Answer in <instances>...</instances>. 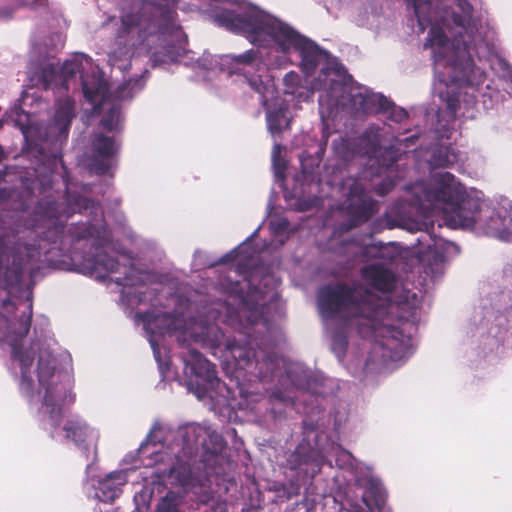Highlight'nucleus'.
I'll return each instance as SVG.
<instances>
[{
    "label": "nucleus",
    "instance_id": "8fccbe9b",
    "mask_svg": "<svg viewBox=\"0 0 512 512\" xmlns=\"http://www.w3.org/2000/svg\"><path fill=\"white\" fill-rule=\"evenodd\" d=\"M128 89V84L124 83L122 85H120L117 90H116V97L117 98H124L125 97V92L126 90Z\"/></svg>",
    "mask_w": 512,
    "mask_h": 512
},
{
    "label": "nucleus",
    "instance_id": "a19ab883",
    "mask_svg": "<svg viewBox=\"0 0 512 512\" xmlns=\"http://www.w3.org/2000/svg\"><path fill=\"white\" fill-rule=\"evenodd\" d=\"M16 7H1L0 8V20H8L12 17L16 8L27 6V3L24 0H16Z\"/></svg>",
    "mask_w": 512,
    "mask_h": 512
},
{
    "label": "nucleus",
    "instance_id": "aec40b11",
    "mask_svg": "<svg viewBox=\"0 0 512 512\" xmlns=\"http://www.w3.org/2000/svg\"><path fill=\"white\" fill-rule=\"evenodd\" d=\"M65 438L72 441L77 447L88 451L86 440L89 436V427L87 423L79 417L67 419L63 425Z\"/></svg>",
    "mask_w": 512,
    "mask_h": 512
},
{
    "label": "nucleus",
    "instance_id": "6e6552de",
    "mask_svg": "<svg viewBox=\"0 0 512 512\" xmlns=\"http://www.w3.org/2000/svg\"><path fill=\"white\" fill-rule=\"evenodd\" d=\"M377 211L378 202L366 193L361 183L354 182L349 188L346 207L350 228L366 223Z\"/></svg>",
    "mask_w": 512,
    "mask_h": 512
},
{
    "label": "nucleus",
    "instance_id": "37998d69",
    "mask_svg": "<svg viewBox=\"0 0 512 512\" xmlns=\"http://www.w3.org/2000/svg\"><path fill=\"white\" fill-rule=\"evenodd\" d=\"M46 160L48 164L49 173H53L56 170L58 163L63 164L61 157H59L58 155H51L47 157Z\"/></svg>",
    "mask_w": 512,
    "mask_h": 512
},
{
    "label": "nucleus",
    "instance_id": "7ed1b4c3",
    "mask_svg": "<svg viewBox=\"0 0 512 512\" xmlns=\"http://www.w3.org/2000/svg\"><path fill=\"white\" fill-rule=\"evenodd\" d=\"M44 237L37 244L12 241L11 237L5 231L0 232V263L3 262V256L12 257V263L6 268L3 277L5 289L11 290L19 286L24 279V272L29 270L31 276L40 269L42 256L50 252L53 248L62 250L67 241L66 226L62 222H55L44 233Z\"/></svg>",
    "mask_w": 512,
    "mask_h": 512
},
{
    "label": "nucleus",
    "instance_id": "69168bd1",
    "mask_svg": "<svg viewBox=\"0 0 512 512\" xmlns=\"http://www.w3.org/2000/svg\"><path fill=\"white\" fill-rule=\"evenodd\" d=\"M414 138H416V139H417L418 137H414V136H412V137H410V138H407L406 140H411V141H412Z\"/></svg>",
    "mask_w": 512,
    "mask_h": 512
},
{
    "label": "nucleus",
    "instance_id": "a211bd4d",
    "mask_svg": "<svg viewBox=\"0 0 512 512\" xmlns=\"http://www.w3.org/2000/svg\"><path fill=\"white\" fill-rule=\"evenodd\" d=\"M224 58L229 68V75H246L249 73L247 67L254 69L255 67L262 66L260 53L254 49H249L238 55H225Z\"/></svg>",
    "mask_w": 512,
    "mask_h": 512
},
{
    "label": "nucleus",
    "instance_id": "79ce46f5",
    "mask_svg": "<svg viewBox=\"0 0 512 512\" xmlns=\"http://www.w3.org/2000/svg\"><path fill=\"white\" fill-rule=\"evenodd\" d=\"M447 108L451 112V114L455 115L458 109L460 108L459 99L454 96H449L447 98Z\"/></svg>",
    "mask_w": 512,
    "mask_h": 512
},
{
    "label": "nucleus",
    "instance_id": "49530a36",
    "mask_svg": "<svg viewBox=\"0 0 512 512\" xmlns=\"http://www.w3.org/2000/svg\"><path fill=\"white\" fill-rule=\"evenodd\" d=\"M339 512H365V510L358 503H349V508L342 507Z\"/></svg>",
    "mask_w": 512,
    "mask_h": 512
},
{
    "label": "nucleus",
    "instance_id": "9b49d317",
    "mask_svg": "<svg viewBox=\"0 0 512 512\" xmlns=\"http://www.w3.org/2000/svg\"><path fill=\"white\" fill-rule=\"evenodd\" d=\"M355 105L359 104V109L365 114L378 112L389 113L390 119L402 123L408 119V113L405 109L397 107L382 94L358 93L353 95Z\"/></svg>",
    "mask_w": 512,
    "mask_h": 512
},
{
    "label": "nucleus",
    "instance_id": "dca6fc26",
    "mask_svg": "<svg viewBox=\"0 0 512 512\" xmlns=\"http://www.w3.org/2000/svg\"><path fill=\"white\" fill-rule=\"evenodd\" d=\"M12 358L19 362L21 368L20 392L29 399H33L35 394L34 381L29 375L33 356L30 352L19 347L17 343H14L12 344Z\"/></svg>",
    "mask_w": 512,
    "mask_h": 512
},
{
    "label": "nucleus",
    "instance_id": "7c9ffc66",
    "mask_svg": "<svg viewBox=\"0 0 512 512\" xmlns=\"http://www.w3.org/2000/svg\"><path fill=\"white\" fill-rule=\"evenodd\" d=\"M119 262L116 258L110 256L107 252L97 253L93 258V269H102L108 273H114L119 270Z\"/></svg>",
    "mask_w": 512,
    "mask_h": 512
},
{
    "label": "nucleus",
    "instance_id": "a878e982",
    "mask_svg": "<svg viewBox=\"0 0 512 512\" xmlns=\"http://www.w3.org/2000/svg\"><path fill=\"white\" fill-rule=\"evenodd\" d=\"M458 162V154L452 146H441L435 149L430 158V166L435 168H445L453 166Z\"/></svg>",
    "mask_w": 512,
    "mask_h": 512
},
{
    "label": "nucleus",
    "instance_id": "f257e3e1",
    "mask_svg": "<svg viewBox=\"0 0 512 512\" xmlns=\"http://www.w3.org/2000/svg\"><path fill=\"white\" fill-rule=\"evenodd\" d=\"M214 20L219 26L244 35L254 45L267 46L273 41L284 53H288L291 49L298 51L301 65L307 72H313L321 59L322 50L313 41L254 6L240 13L227 9L221 10L214 15Z\"/></svg>",
    "mask_w": 512,
    "mask_h": 512
},
{
    "label": "nucleus",
    "instance_id": "4c0bfd02",
    "mask_svg": "<svg viewBox=\"0 0 512 512\" xmlns=\"http://www.w3.org/2000/svg\"><path fill=\"white\" fill-rule=\"evenodd\" d=\"M348 346V340L345 334L341 332L334 333L332 337V350L339 358H343Z\"/></svg>",
    "mask_w": 512,
    "mask_h": 512
},
{
    "label": "nucleus",
    "instance_id": "864d4df0",
    "mask_svg": "<svg viewBox=\"0 0 512 512\" xmlns=\"http://www.w3.org/2000/svg\"><path fill=\"white\" fill-rule=\"evenodd\" d=\"M330 87H331L332 92L335 91V90H338V89L340 91H343L344 88H345L344 85L340 81H336V80L335 81H331Z\"/></svg>",
    "mask_w": 512,
    "mask_h": 512
},
{
    "label": "nucleus",
    "instance_id": "423d86ee",
    "mask_svg": "<svg viewBox=\"0 0 512 512\" xmlns=\"http://www.w3.org/2000/svg\"><path fill=\"white\" fill-rule=\"evenodd\" d=\"M37 376L39 385L45 389L40 412L51 427L60 426L64 414L63 406L74 401L70 381L66 375L55 374L54 359L50 354H41L38 359Z\"/></svg>",
    "mask_w": 512,
    "mask_h": 512
},
{
    "label": "nucleus",
    "instance_id": "20e7f679",
    "mask_svg": "<svg viewBox=\"0 0 512 512\" xmlns=\"http://www.w3.org/2000/svg\"><path fill=\"white\" fill-rule=\"evenodd\" d=\"M200 341L208 345L213 354L223 347L225 358H232L236 370L249 371L261 382L272 380L279 367V356L272 349L265 347L256 350V339L225 338L217 326L207 327Z\"/></svg>",
    "mask_w": 512,
    "mask_h": 512
},
{
    "label": "nucleus",
    "instance_id": "f8f14e48",
    "mask_svg": "<svg viewBox=\"0 0 512 512\" xmlns=\"http://www.w3.org/2000/svg\"><path fill=\"white\" fill-rule=\"evenodd\" d=\"M479 212V202L467 195L450 208H444L445 221L451 228H473Z\"/></svg>",
    "mask_w": 512,
    "mask_h": 512
},
{
    "label": "nucleus",
    "instance_id": "e2e57ef3",
    "mask_svg": "<svg viewBox=\"0 0 512 512\" xmlns=\"http://www.w3.org/2000/svg\"><path fill=\"white\" fill-rule=\"evenodd\" d=\"M302 171H303V173H304V174H307V173H308V171H306V168L304 167V164H303V163H302Z\"/></svg>",
    "mask_w": 512,
    "mask_h": 512
},
{
    "label": "nucleus",
    "instance_id": "b1692460",
    "mask_svg": "<svg viewBox=\"0 0 512 512\" xmlns=\"http://www.w3.org/2000/svg\"><path fill=\"white\" fill-rule=\"evenodd\" d=\"M419 261L427 274L435 275L441 271L445 262V255L431 245H428L425 251L420 252Z\"/></svg>",
    "mask_w": 512,
    "mask_h": 512
},
{
    "label": "nucleus",
    "instance_id": "338daca9",
    "mask_svg": "<svg viewBox=\"0 0 512 512\" xmlns=\"http://www.w3.org/2000/svg\"><path fill=\"white\" fill-rule=\"evenodd\" d=\"M2 127V122L0 121V128Z\"/></svg>",
    "mask_w": 512,
    "mask_h": 512
},
{
    "label": "nucleus",
    "instance_id": "052dcab7",
    "mask_svg": "<svg viewBox=\"0 0 512 512\" xmlns=\"http://www.w3.org/2000/svg\"><path fill=\"white\" fill-rule=\"evenodd\" d=\"M48 205H49V208H50V209H52V210H56V206H57V203H56V202H54V201H53V202H49V203H48Z\"/></svg>",
    "mask_w": 512,
    "mask_h": 512
},
{
    "label": "nucleus",
    "instance_id": "473e14b6",
    "mask_svg": "<svg viewBox=\"0 0 512 512\" xmlns=\"http://www.w3.org/2000/svg\"><path fill=\"white\" fill-rule=\"evenodd\" d=\"M250 88L259 95V101L262 105H267L268 98L266 96L267 86L263 82L261 76L247 73L243 75Z\"/></svg>",
    "mask_w": 512,
    "mask_h": 512
},
{
    "label": "nucleus",
    "instance_id": "680f3d73",
    "mask_svg": "<svg viewBox=\"0 0 512 512\" xmlns=\"http://www.w3.org/2000/svg\"><path fill=\"white\" fill-rule=\"evenodd\" d=\"M177 339H178V342H183V343H185V339H184V338H182L181 336H179Z\"/></svg>",
    "mask_w": 512,
    "mask_h": 512
},
{
    "label": "nucleus",
    "instance_id": "5701e85b",
    "mask_svg": "<svg viewBox=\"0 0 512 512\" xmlns=\"http://www.w3.org/2000/svg\"><path fill=\"white\" fill-rule=\"evenodd\" d=\"M146 328L156 327L160 330L161 334H170L178 330L175 324V318L169 313L152 314L145 312L140 315Z\"/></svg>",
    "mask_w": 512,
    "mask_h": 512
},
{
    "label": "nucleus",
    "instance_id": "13d9d810",
    "mask_svg": "<svg viewBox=\"0 0 512 512\" xmlns=\"http://www.w3.org/2000/svg\"><path fill=\"white\" fill-rule=\"evenodd\" d=\"M10 305H11V306H13L14 304L12 303V301H11L9 298H7V299L3 300V302H2V306H3L4 308H6V307H8V306H10Z\"/></svg>",
    "mask_w": 512,
    "mask_h": 512
},
{
    "label": "nucleus",
    "instance_id": "ddd939ff",
    "mask_svg": "<svg viewBox=\"0 0 512 512\" xmlns=\"http://www.w3.org/2000/svg\"><path fill=\"white\" fill-rule=\"evenodd\" d=\"M377 225L381 229L402 228L409 232L428 231L429 227L433 229L434 224L416 221L402 212V205L394 204L388 212L377 220Z\"/></svg>",
    "mask_w": 512,
    "mask_h": 512
},
{
    "label": "nucleus",
    "instance_id": "393cba45",
    "mask_svg": "<svg viewBox=\"0 0 512 512\" xmlns=\"http://www.w3.org/2000/svg\"><path fill=\"white\" fill-rule=\"evenodd\" d=\"M36 78V85H42L45 90L60 86V72L57 65L53 63H46L39 67Z\"/></svg>",
    "mask_w": 512,
    "mask_h": 512
},
{
    "label": "nucleus",
    "instance_id": "cd10ccee",
    "mask_svg": "<svg viewBox=\"0 0 512 512\" xmlns=\"http://www.w3.org/2000/svg\"><path fill=\"white\" fill-rule=\"evenodd\" d=\"M66 233L67 240L70 243H76L96 237L99 234V230L91 223H75L70 225Z\"/></svg>",
    "mask_w": 512,
    "mask_h": 512
},
{
    "label": "nucleus",
    "instance_id": "39448f33",
    "mask_svg": "<svg viewBox=\"0 0 512 512\" xmlns=\"http://www.w3.org/2000/svg\"><path fill=\"white\" fill-rule=\"evenodd\" d=\"M177 12L173 0H154L137 12L125 13L117 32L120 43L127 44V38L134 32L173 36L179 43L186 41V35L176 22Z\"/></svg>",
    "mask_w": 512,
    "mask_h": 512
},
{
    "label": "nucleus",
    "instance_id": "0eeeda50",
    "mask_svg": "<svg viewBox=\"0 0 512 512\" xmlns=\"http://www.w3.org/2000/svg\"><path fill=\"white\" fill-rule=\"evenodd\" d=\"M181 358L185 364L184 373L188 386L196 388L198 396L215 391L220 385L216 366L202 356L195 348H188Z\"/></svg>",
    "mask_w": 512,
    "mask_h": 512
},
{
    "label": "nucleus",
    "instance_id": "6e6d98bb",
    "mask_svg": "<svg viewBox=\"0 0 512 512\" xmlns=\"http://www.w3.org/2000/svg\"><path fill=\"white\" fill-rule=\"evenodd\" d=\"M315 425L313 423H307V422H304V434H308L310 432H313L315 430Z\"/></svg>",
    "mask_w": 512,
    "mask_h": 512
},
{
    "label": "nucleus",
    "instance_id": "58836bf2",
    "mask_svg": "<svg viewBox=\"0 0 512 512\" xmlns=\"http://www.w3.org/2000/svg\"><path fill=\"white\" fill-rule=\"evenodd\" d=\"M394 187L395 182L390 178H386L375 186V193L378 196L383 197L390 193L394 189Z\"/></svg>",
    "mask_w": 512,
    "mask_h": 512
},
{
    "label": "nucleus",
    "instance_id": "c756f323",
    "mask_svg": "<svg viewBox=\"0 0 512 512\" xmlns=\"http://www.w3.org/2000/svg\"><path fill=\"white\" fill-rule=\"evenodd\" d=\"M409 2L413 6V10L415 13V16L417 18V21L420 26H422V29H424V26L431 22V9H432V3L430 0H409Z\"/></svg>",
    "mask_w": 512,
    "mask_h": 512
},
{
    "label": "nucleus",
    "instance_id": "bf43d9fd",
    "mask_svg": "<svg viewBox=\"0 0 512 512\" xmlns=\"http://www.w3.org/2000/svg\"><path fill=\"white\" fill-rule=\"evenodd\" d=\"M332 104L337 105L339 103V96L338 95H332L331 96Z\"/></svg>",
    "mask_w": 512,
    "mask_h": 512
},
{
    "label": "nucleus",
    "instance_id": "2f4dec72",
    "mask_svg": "<svg viewBox=\"0 0 512 512\" xmlns=\"http://www.w3.org/2000/svg\"><path fill=\"white\" fill-rule=\"evenodd\" d=\"M81 63L76 60L65 61L59 69L60 72V87L68 90L67 82L69 79L74 78L80 72Z\"/></svg>",
    "mask_w": 512,
    "mask_h": 512
},
{
    "label": "nucleus",
    "instance_id": "de8ad7c7",
    "mask_svg": "<svg viewBox=\"0 0 512 512\" xmlns=\"http://www.w3.org/2000/svg\"><path fill=\"white\" fill-rule=\"evenodd\" d=\"M209 512H227V506L225 502H217L210 506Z\"/></svg>",
    "mask_w": 512,
    "mask_h": 512
},
{
    "label": "nucleus",
    "instance_id": "f3484780",
    "mask_svg": "<svg viewBox=\"0 0 512 512\" xmlns=\"http://www.w3.org/2000/svg\"><path fill=\"white\" fill-rule=\"evenodd\" d=\"M75 116V101L73 99L67 97L56 103L52 129L57 130L59 138H67Z\"/></svg>",
    "mask_w": 512,
    "mask_h": 512
},
{
    "label": "nucleus",
    "instance_id": "f03ea898",
    "mask_svg": "<svg viewBox=\"0 0 512 512\" xmlns=\"http://www.w3.org/2000/svg\"><path fill=\"white\" fill-rule=\"evenodd\" d=\"M318 308L321 314L329 319L340 313L349 318H363L372 322L376 329V321L387 313V301L362 286L350 285L345 282L323 285L317 294Z\"/></svg>",
    "mask_w": 512,
    "mask_h": 512
},
{
    "label": "nucleus",
    "instance_id": "c9c22d12",
    "mask_svg": "<svg viewBox=\"0 0 512 512\" xmlns=\"http://www.w3.org/2000/svg\"><path fill=\"white\" fill-rule=\"evenodd\" d=\"M120 121V108L112 106L102 117L100 124L108 132L118 129Z\"/></svg>",
    "mask_w": 512,
    "mask_h": 512
},
{
    "label": "nucleus",
    "instance_id": "f704fd0d",
    "mask_svg": "<svg viewBox=\"0 0 512 512\" xmlns=\"http://www.w3.org/2000/svg\"><path fill=\"white\" fill-rule=\"evenodd\" d=\"M27 310V312H23L19 319V327L14 331L15 342L25 338L30 331L32 321V303H29Z\"/></svg>",
    "mask_w": 512,
    "mask_h": 512
},
{
    "label": "nucleus",
    "instance_id": "4be33fe9",
    "mask_svg": "<svg viewBox=\"0 0 512 512\" xmlns=\"http://www.w3.org/2000/svg\"><path fill=\"white\" fill-rule=\"evenodd\" d=\"M81 83L84 97L89 103H101L105 100L108 88L107 83L101 77L81 75Z\"/></svg>",
    "mask_w": 512,
    "mask_h": 512
},
{
    "label": "nucleus",
    "instance_id": "1a4fd4ad",
    "mask_svg": "<svg viewBox=\"0 0 512 512\" xmlns=\"http://www.w3.org/2000/svg\"><path fill=\"white\" fill-rule=\"evenodd\" d=\"M322 455L319 449L313 447L309 440L304 438L289 454L286 460L287 468L314 476L319 472L322 464Z\"/></svg>",
    "mask_w": 512,
    "mask_h": 512
},
{
    "label": "nucleus",
    "instance_id": "412c9836",
    "mask_svg": "<svg viewBox=\"0 0 512 512\" xmlns=\"http://www.w3.org/2000/svg\"><path fill=\"white\" fill-rule=\"evenodd\" d=\"M386 497L382 485L374 479L369 480L361 497V501L365 505L363 509L365 512H373L374 509L381 511L385 505Z\"/></svg>",
    "mask_w": 512,
    "mask_h": 512
},
{
    "label": "nucleus",
    "instance_id": "09e8293b",
    "mask_svg": "<svg viewBox=\"0 0 512 512\" xmlns=\"http://www.w3.org/2000/svg\"><path fill=\"white\" fill-rule=\"evenodd\" d=\"M116 283L118 285H123V286H132V285H134V282L128 276H125L123 278H117Z\"/></svg>",
    "mask_w": 512,
    "mask_h": 512
},
{
    "label": "nucleus",
    "instance_id": "9d476101",
    "mask_svg": "<svg viewBox=\"0 0 512 512\" xmlns=\"http://www.w3.org/2000/svg\"><path fill=\"white\" fill-rule=\"evenodd\" d=\"M436 187L429 190L427 198L444 203L445 208H450L466 195L465 189L450 172H440L433 175Z\"/></svg>",
    "mask_w": 512,
    "mask_h": 512
},
{
    "label": "nucleus",
    "instance_id": "0e129e2a",
    "mask_svg": "<svg viewBox=\"0 0 512 512\" xmlns=\"http://www.w3.org/2000/svg\"><path fill=\"white\" fill-rule=\"evenodd\" d=\"M3 177H4V174H3V172L0 171V181L3 179Z\"/></svg>",
    "mask_w": 512,
    "mask_h": 512
},
{
    "label": "nucleus",
    "instance_id": "4468645a",
    "mask_svg": "<svg viewBox=\"0 0 512 512\" xmlns=\"http://www.w3.org/2000/svg\"><path fill=\"white\" fill-rule=\"evenodd\" d=\"M361 277L371 288L390 293L396 286V276L392 270L379 264H369L361 268Z\"/></svg>",
    "mask_w": 512,
    "mask_h": 512
},
{
    "label": "nucleus",
    "instance_id": "72a5a7b5",
    "mask_svg": "<svg viewBox=\"0 0 512 512\" xmlns=\"http://www.w3.org/2000/svg\"><path fill=\"white\" fill-rule=\"evenodd\" d=\"M448 42V38L442 28L432 26L428 32V38L424 43V48L444 47Z\"/></svg>",
    "mask_w": 512,
    "mask_h": 512
},
{
    "label": "nucleus",
    "instance_id": "5fc2aeb1",
    "mask_svg": "<svg viewBox=\"0 0 512 512\" xmlns=\"http://www.w3.org/2000/svg\"><path fill=\"white\" fill-rule=\"evenodd\" d=\"M387 332L390 333L391 337L396 340H398V336L402 335V333L394 327L387 329Z\"/></svg>",
    "mask_w": 512,
    "mask_h": 512
},
{
    "label": "nucleus",
    "instance_id": "603ef678",
    "mask_svg": "<svg viewBox=\"0 0 512 512\" xmlns=\"http://www.w3.org/2000/svg\"><path fill=\"white\" fill-rule=\"evenodd\" d=\"M270 399L273 400H278L280 402H286L287 399L284 397L283 393L281 391H276V392H273L270 396Z\"/></svg>",
    "mask_w": 512,
    "mask_h": 512
},
{
    "label": "nucleus",
    "instance_id": "e433bc0d",
    "mask_svg": "<svg viewBox=\"0 0 512 512\" xmlns=\"http://www.w3.org/2000/svg\"><path fill=\"white\" fill-rule=\"evenodd\" d=\"M285 119V112L281 109L269 111L266 115L267 127L272 134L283 131L282 123Z\"/></svg>",
    "mask_w": 512,
    "mask_h": 512
},
{
    "label": "nucleus",
    "instance_id": "4d7b16f0",
    "mask_svg": "<svg viewBox=\"0 0 512 512\" xmlns=\"http://www.w3.org/2000/svg\"><path fill=\"white\" fill-rule=\"evenodd\" d=\"M298 78V76L295 73H288L284 77V81L287 83L289 79Z\"/></svg>",
    "mask_w": 512,
    "mask_h": 512
},
{
    "label": "nucleus",
    "instance_id": "c85d7f7f",
    "mask_svg": "<svg viewBox=\"0 0 512 512\" xmlns=\"http://www.w3.org/2000/svg\"><path fill=\"white\" fill-rule=\"evenodd\" d=\"M204 433L206 438L203 440L202 446L205 452L213 456L220 455L226 447L223 436L210 427L204 428Z\"/></svg>",
    "mask_w": 512,
    "mask_h": 512
},
{
    "label": "nucleus",
    "instance_id": "6ab92c4d",
    "mask_svg": "<svg viewBox=\"0 0 512 512\" xmlns=\"http://www.w3.org/2000/svg\"><path fill=\"white\" fill-rule=\"evenodd\" d=\"M454 2L459 12L452 11L450 20L455 27L471 37L477 30V23L473 17L474 8L468 0H454Z\"/></svg>",
    "mask_w": 512,
    "mask_h": 512
},
{
    "label": "nucleus",
    "instance_id": "a18cd8bd",
    "mask_svg": "<svg viewBox=\"0 0 512 512\" xmlns=\"http://www.w3.org/2000/svg\"><path fill=\"white\" fill-rule=\"evenodd\" d=\"M384 153L389 156L390 161L389 163L386 164V166H391L398 160V151L395 150L393 147L386 148Z\"/></svg>",
    "mask_w": 512,
    "mask_h": 512
},
{
    "label": "nucleus",
    "instance_id": "ea45409f",
    "mask_svg": "<svg viewBox=\"0 0 512 512\" xmlns=\"http://www.w3.org/2000/svg\"><path fill=\"white\" fill-rule=\"evenodd\" d=\"M100 490L103 491L104 497L107 500H114L118 496V489L117 488H111V480L105 479L100 483Z\"/></svg>",
    "mask_w": 512,
    "mask_h": 512
},
{
    "label": "nucleus",
    "instance_id": "bb28decb",
    "mask_svg": "<svg viewBox=\"0 0 512 512\" xmlns=\"http://www.w3.org/2000/svg\"><path fill=\"white\" fill-rule=\"evenodd\" d=\"M66 201L68 205V217L70 214L83 213L87 210H90L91 213L97 215L101 210L100 205L97 202L79 194L68 195Z\"/></svg>",
    "mask_w": 512,
    "mask_h": 512
},
{
    "label": "nucleus",
    "instance_id": "3c124183",
    "mask_svg": "<svg viewBox=\"0 0 512 512\" xmlns=\"http://www.w3.org/2000/svg\"><path fill=\"white\" fill-rule=\"evenodd\" d=\"M32 9H37L39 7L45 8L47 7L46 0H35L29 5Z\"/></svg>",
    "mask_w": 512,
    "mask_h": 512
},
{
    "label": "nucleus",
    "instance_id": "c03bdc74",
    "mask_svg": "<svg viewBox=\"0 0 512 512\" xmlns=\"http://www.w3.org/2000/svg\"><path fill=\"white\" fill-rule=\"evenodd\" d=\"M237 256H238L237 249H233L230 252H228L227 254H225L224 256H222L219 262L221 264L233 262L236 260Z\"/></svg>",
    "mask_w": 512,
    "mask_h": 512
},
{
    "label": "nucleus",
    "instance_id": "2eb2a0df",
    "mask_svg": "<svg viewBox=\"0 0 512 512\" xmlns=\"http://www.w3.org/2000/svg\"><path fill=\"white\" fill-rule=\"evenodd\" d=\"M91 147L95 157L94 169L96 173L99 175L106 174L109 165L104 160L110 159L118 153V144L113 137L99 133L93 138Z\"/></svg>",
    "mask_w": 512,
    "mask_h": 512
}]
</instances>
